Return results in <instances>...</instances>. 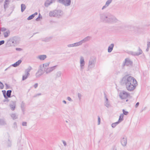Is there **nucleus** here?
Listing matches in <instances>:
<instances>
[{"mask_svg":"<svg viewBox=\"0 0 150 150\" xmlns=\"http://www.w3.org/2000/svg\"><path fill=\"white\" fill-rule=\"evenodd\" d=\"M112 150H117V149L115 148H113Z\"/></svg>","mask_w":150,"mask_h":150,"instance_id":"obj_60","label":"nucleus"},{"mask_svg":"<svg viewBox=\"0 0 150 150\" xmlns=\"http://www.w3.org/2000/svg\"><path fill=\"white\" fill-rule=\"evenodd\" d=\"M63 14V13L61 10H55L50 11L49 13V16L50 17H56L59 18L62 16Z\"/></svg>","mask_w":150,"mask_h":150,"instance_id":"obj_4","label":"nucleus"},{"mask_svg":"<svg viewBox=\"0 0 150 150\" xmlns=\"http://www.w3.org/2000/svg\"><path fill=\"white\" fill-rule=\"evenodd\" d=\"M22 125L23 126H27V122H23L22 123Z\"/></svg>","mask_w":150,"mask_h":150,"instance_id":"obj_49","label":"nucleus"},{"mask_svg":"<svg viewBox=\"0 0 150 150\" xmlns=\"http://www.w3.org/2000/svg\"><path fill=\"white\" fill-rule=\"evenodd\" d=\"M108 6V5H106V4H105V5L104 6H103L102 8V10H104V9L106 8Z\"/></svg>","mask_w":150,"mask_h":150,"instance_id":"obj_46","label":"nucleus"},{"mask_svg":"<svg viewBox=\"0 0 150 150\" xmlns=\"http://www.w3.org/2000/svg\"><path fill=\"white\" fill-rule=\"evenodd\" d=\"M114 46V44L113 43L111 44L108 47V52L109 53L111 52L112 51Z\"/></svg>","mask_w":150,"mask_h":150,"instance_id":"obj_20","label":"nucleus"},{"mask_svg":"<svg viewBox=\"0 0 150 150\" xmlns=\"http://www.w3.org/2000/svg\"><path fill=\"white\" fill-rule=\"evenodd\" d=\"M32 69V67L30 66L27 69H26L25 70V72L26 74H27L28 75H30V74L29 72L30 70Z\"/></svg>","mask_w":150,"mask_h":150,"instance_id":"obj_22","label":"nucleus"},{"mask_svg":"<svg viewBox=\"0 0 150 150\" xmlns=\"http://www.w3.org/2000/svg\"><path fill=\"white\" fill-rule=\"evenodd\" d=\"M121 83L123 85H125L127 90L132 91L136 88L137 82L133 77L131 76H125L122 79Z\"/></svg>","mask_w":150,"mask_h":150,"instance_id":"obj_1","label":"nucleus"},{"mask_svg":"<svg viewBox=\"0 0 150 150\" xmlns=\"http://www.w3.org/2000/svg\"><path fill=\"white\" fill-rule=\"evenodd\" d=\"M55 1V0H47L45 3V6L47 7L50 4L52 3Z\"/></svg>","mask_w":150,"mask_h":150,"instance_id":"obj_16","label":"nucleus"},{"mask_svg":"<svg viewBox=\"0 0 150 150\" xmlns=\"http://www.w3.org/2000/svg\"><path fill=\"white\" fill-rule=\"evenodd\" d=\"M13 127L15 129H16L17 128V123L16 122H14L13 123Z\"/></svg>","mask_w":150,"mask_h":150,"instance_id":"obj_42","label":"nucleus"},{"mask_svg":"<svg viewBox=\"0 0 150 150\" xmlns=\"http://www.w3.org/2000/svg\"><path fill=\"white\" fill-rule=\"evenodd\" d=\"M128 101V99H127V100H126V102H127V101Z\"/></svg>","mask_w":150,"mask_h":150,"instance_id":"obj_63","label":"nucleus"},{"mask_svg":"<svg viewBox=\"0 0 150 150\" xmlns=\"http://www.w3.org/2000/svg\"><path fill=\"white\" fill-rule=\"evenodd\" d=\"M49 63H46L45 64H43L42 65V67L43 68L44 67H48L49 65Z\"/></svg>","mask_w":150,"mask_h":150,"instance_id":"obj_36","label":"nucleus"},{"mask_svg":"<svg viewBox=\"0 0 150 150\" xmlns=\"http://www.w3.org/2000/svg\"><path fill=\"white\" fill-rule=\"evenodd\" d=\"M38 14V13L37 12H35L33 14V15L34 17H35V15H36Z\"/></svg>","mask_w":150,"mask_h":150,"instance_id":"obj_58","label":"nucleus"},{"mask_svg":"<svg viewBox=\"0 0 150 150\" xmlns=\"http://www.w3.org/2000/svg\"><path fill=\"white\" fill-rule=\"evenodd\" d=\"M132 62L129 59L127 58L125 59V62L123 63V66H132Z\"/></svg>","mask_w":150,"mask_h":150,"instance_id":"obj_9","label":"nucleus"},{"mask_svg":"<svg viewBox=\"0 0 150 150\" xmlns=\"http://www.w3.org/2000/svg\"><path fill=\"white\" fill-rule=\"evenodd\" d=\"M138 51V52H131L130 54L134 56H138L142 54V51L139 47V48Z\"/></svg>","mask_w":150,"mask_h":150,"instance_id":"obj_12","label":"nucleus"},{"mask_svg":"<svg viewBox=\"0 0 150 150\" xmlns=\"http://www.w3.org/2000/svg\"><path fill=\"white\" fill-rule=\"evenodd\" d=\"M12 92L11 90H8L6 92V96L8 98L11 97V93Z\"/></svg>","mask_w":150,"mask_h":150,"instance_id":"obj_28","label":"nucleus"},{"mask_svg":"<svg viewBox=\"0 0 150 150\" xmlns=\"http://www.w3.org/2000/svg\"><path fill=\"white\" fill-rule=\"evenodd\" d=\"M37 58L40 60H43L47 58V56L45 55H40L38 56Z\"/></svg>","mask_w":150,"mask_h":150,"instance_id":"obj_19","label":"nucleus"},{"mask_svg":"<svg viewBox=\"0 0 150 150\" xmlns=\"http://www.w3.org/2000/svg\"><path fill=\"white\" fill-rule=\"evenodd\" d=\"M67 99L69 101L71 102L73 101L69 97H68L67 98Z\"/></svg>","mask_w":150,"mask_h":150,"instance_id":"obj_50","label":"nucleus"},{"mask_svg":"<svg viewBox=\"0 0 150 150\" xmlns=\"http://www.w3.org/2000/svg\"><path fill=\"white\" fill-rule=\"evenodd\" d=\"M105 97L106 99V100L105 101H109L108 100V99L107 97L106 96H105Z\"/></svg>","mask_w":150,"mask_h":150,"instance_id":"obj_57","label":"nucleus"},{"mask_svg":"<svg viewBox=\"0 0 150 150\" xmlns=\"http://www.w3.org/2000/svg\"><path fill=\"white\" fill-rule=\"evenodd\" d=\"M62 74V72L61 71L57 72L55 74V79H57L59 78H61L62 79V78L61 77Z\"/></svg>","mask_w":150,"mask_h":150,"instance_id":"obj_17","label":"nucleus"},{"mask_svg":"<svg viewBox=\"0 0 150 150\" xmlns=\"http://www.w3.org/2000/svg\"><path fill=\"white\" fill-rule=\"evenodd\" d=\"M5 41L4 40H2L0 41V46L4 44V43Z\"/></svg>","mask_w":150,"mask_h":150,"instance_id":"obj_48","label":"nucleus"},{"mask_svg":"<svg viewBox=\"0 0 150 150\" xmlns=\"http://www.w3.org/2000/svg\"><path fill=\"white\" fill-rule=\"evenodd\" d=\"M105 105L107 108H109L111 107V105L109 101H105L104 103Z\"/></svg>","mask_w":150,"mask_h":150,"instance_id":"obj_25","label":"nucleus"},{"mask_svg":"<svg viewBox=\"0 0 150 150\" xmlns=\"http://www.w3.org/2000/svg\"><path fill=\"white\" fill-rule=\"evenodd\" d=\"M150 47V42H148L147 44V48L146 50V51L147 52L149 51V48Z\"/></svg>","mask_w":150,"mask_h":150,"instance_id":"obj_33","label":"nucleus"},{"mask_svg":"<svg viewBox=\"0 0 150 150\" xmlns=\"http://www.w3.org/2000/svg\"><path fill=\"white\" fill-rule=\"evenodd\" d=\"M52 38L51 37H47L44 39V41L45 42H48L50 41Z\"/></svg>","mask_w":150,"mask_h":150,"instance_id":"obj_31","label":"nucleus"},{"mask_svg":"<svg viewBox=\"0 0 150 150\" xmlns=\"http://www.w3.org/2000/svg\"><path fill=\"white\" fill-rule=\"evenodd\" d=\"M122 111L123 112V115L124 114L125 115H127L128 113V112L125 111L124 109L122 110Z\"/></svg>","mask_w":150,"mask_h":150,"instance_id":"obj_44","label":"nucleus"},{"mask_svg":"<svg viewBox=\"0 0 150 150\" xmlns=\"http://www.w3.org/2000/svg\"><path fill=\"white\" fill-rule=\"evenodd\" d=\"M112 0H108L106 3L105 4L106 5H108V6H109L110 4L112 2Z\"/></svg>","mask_w":150,"mask_h":150,"instance_id":"obj_34","label":"nucleus"},{"mask_svg":"<svg viewBox=\"0 0 150 150\" xmlns=\"http://www.w3.org/2000/svg\"><path fill=\"white\" fill-rule=\"evenodd\" d=\"M100 118L99 116H98V125H99L100 124Z\"/></svg>","mask_w":150,"mask_h":150,"instance_id":"obj_52","label":"nucleus"},{"mask_svg":"<svg viewBox=\"0 0 150 150\" xmlns=\"http://www.w3.org/2000/svg\"><path fill=\"white\" fill-rule=\"evenodd\" d=\"M38 83H35L34 85V88H36L38 86Z\"/></svg>","mask_w":150,"mask_h":150,"instance_id":"obj_53","label":"nucleus"},{"mask_svg":"<svg viewBox=\"0 0 150 150\" xmlns=\"http://www.w3.org/2000/svg\"><path fill=\"white\" fill-rule=\"evenodd\" d=\"M21 107L22 111L23 112H24L25 111V104L23 101L21 102Z\"/></svg>","mask_w":150,"mask_h":150,"instance_id":"obj_18","label":"nucleus"},{"mask_svg":"<svg viewBox=\"0 0 150 150\" xmlns=\"http://www.w3.org/2000/svg\"><path fill=\"white\" fill-rule=\"evenodd\" d=\"M81 45L79 41L74 43L69 44L67 45V46L68 47H76Z\"/></svg>","mask_w":150,"mask_h":150,"instance_id":"obj_15","label":"nucleus"},{"mask_svg":"<svg viewBox=\"0 0 150 150\" xmlns=\"http://www.w3.org/2000/svg\"><path fill=\"white\" fill-rule=\"evenodd\" d=\"M22 61L21 60H18V61L15 62L14 64H12V66L14 67H16L18 66L21 62Z\"/></svg>","mask_w":150,"mask_h":150,"instance_id":"obj_21","label":"nucleus"},{"mask_svg":"<svg viewBox=\"0 0 150 150\" xmlns=\"http://www.w3.org/2000/svg\"><path fill=\"white\" fill-rule=\"evenodd\" d=\"M16 50L17 51H21L22 50V49L21 48H16Z\"/></svg>","mask_w":150,"mask_h":150,"instance_id":"obj_55","label":"nucleus"},{"mask_svg":"<svg viewBox=\"0 0 150 150\" xmlns=\"http://www.w3.org/2000/svg\"><path fill=\"white\" fill-rule=\"evenodd\" d=\"M4 86L3 84L0 81V89H3L4 88Z\"/></svg>","mask_w":150,"mask_h":150,"instance_id":"obj_43","label":"nucleus"},{"mask_svg":"<svg viewBox=\"0 0 150 150\" xmlns=\"http://www.w3.org/2000/svg\"><path fill=\"white\" fill-rule=\"evenodd\" d=\"M121 142L122 146H125L127 144V137H123L121 140Z\"/></svg>","mask_w":150,"mask_h":150,"instance_id":"obj_13","label":"nucleus"},{"mask_svg":"<svg viewBox=\"0 0 150 150\" xmlns=\"http://www.w3.org/2000/svg\"><path fill=\"white\" fill-rule=\"evenodd\" d=\"M20 38L17 36H15L10 38L8 41L6 45L8 47L15 46L18 44L20 41Z\"/></svg>","mask_w":150,"mask_h":150,"instance_id":"obj_3","label":"nucleus"},{"mask_svg":"<svg viewBox=\"0 0 150 150\" xmlns=\"http://www.w3.org/2000/svg\"><path fill=\"white\" fill-rule=\"evenodd\" d=\"M57 67V66L56 65L50 67H49L47 68L46 70H44V71H45L46 74H48L54 70Z\"/></svg>","mask_w":150,"mask_h":150,"instance_id":"obj_11","label":"nucleus"},{"mask_svg":"<svg viewBox=\"0 0 150 150\" xmlns=\"http://www.w3.org/2000/svg\"><path fill=\"white\" fill-rule=\"evenodd\" d=\"M63 102L64 103V104H66L67 103V102L65 100H63Z\"/></svg>","mask_w":150,"mask_h":150,"instance_id":"obj_59","label":"nucleus"},{"mask_svg":"<svg viewBox=\"0 0 150 150\" xmlns=\"http://www.w3.org/2000/svg\"><path fill=\"white\" fill-rule=\"evenodd\" d=\"M139 103L137 102L136 104V105L135 106V108H137L139 106Z\"/></svg>","mask_w":150,"mask_h":150,"instance_id":"obj_54","label":"nucleus"},{"mask_svg":"<svg viewBox=\"0 0 150 150\" xmlns=\"http://www.w3.org/2000/svg\"><path fill=\"white\" fill-rule=\"evenodd\" d=\"M91 38L90 36H87L83 39L82 40L79 41L80 45H81L83 43H84L89 41Z\"/></svg>","mask_w":150,"mask_h":150,"instance_id":"obj_14","label":"nucleus"},{"mask_svg":"<svg viewBox=\"0 0 150 150\" xmlns=\"http://www.w3.org/2000/svg\"><path fill=\"white\" fill-rule=\"evenodd\" d=\"M29 75H28L27 74H26V73H25V75H23V76L22 80L24 81L25 80L28 78V77Z\"/></svg>","mask_w":150,"mask_h":150,"instance_id":"obj_30","label":"nucleus"},{"mask_svg":"<svg viewBox=\"0 0 150 150\" xmlns=\"http://www.w3.org/2000/svg\"><path fill=\"white\" fill-rule=\"evenodd\" d=\"M0 124L2 125H4L6 124V123L3 120H0Z\"/></svg>","mask_w":150,"mask_h":150,"instance_id":"obj_40","label":"nucleus"},{"mask_svg":"<svg viewBox=\"0 0 150 150\" xmlns=\"http://www.w3.org/2000/svg\"><path fill=\"white\" fill-rule=\"evenodd\" d=\"M119 123H120L118 122V121L116 122L113 123L112 124V128H115L117 126V125Z\"/></svg>","mask_w":150,"mask_h":150,"instance_id":"obj_32","label":"nucleus"},{"mask_svg":"<svg viewBox=\"0 0 150 150\" xmlns=\"http://www.w3.org/2000/svg\"><path fill=\"white\" fill-rule=\"evenodd\" d=\"M100 20L107 23H116L117 20L115 17L110 13H103L99 15Z\"/></svg>","mask_w":150,"mask_h":150,"instance_id":"obj_2","label":"nucleus"},{"mask_svg":"<svg viewBox=\"0 0 150 150\" xmlns=\"http://www.w3.org/2000/svg\"><path fill=\"white\" fill-rule=\"evenodd\" d=\"M3 1V0H0V2H2Z\"/></svg>","mask_w":150,"mask_h":150,"instance_id":"obj_62","label":"nucleus"},{"mask_svg":"<svg viewBox=\"0 0 150 150\" xmlns=\"http://www.w3.org/2000/svg\"><path fill=\"white\" fill-rule=\"evenodd\" d=\"M21 11L23 12L25 9L26 6L24 4H22L21 5Z\"/></svg>","mask_w":150,"mask_h":150,"instance_id":"obj_26","label":"nucleus"},{"mask_svg":"<svg viewBox=\"0 0 150 150\" xmlns=\"http://www.w3.org/2000/svg\"><path fill=\"white\" fill-rule=\"evenodd\" d=\"M15 103H13V104H10V106L11 109L12 110H14L15 108Z\"/></svg>","mask_w":150,"mask_h":150,"instance_id":"obj_27","label":"nucleus"},{"mask_svg":"<svg viewBox=\"0 0 150 150\" xmlns=\"http://www.w3.org/2000/svg\"><path fill=\"white\" fill-rule=\"evenodd\" d=\"M60 3L66 6H68L70 5L71 0H57Z\"/></svg>","mask_w":150,"mask_h":150,"instance_id":"obj_8","label":"nucleus"},{"mask_svg":"<svg viewBox=\"0 0 150 150\" xmlns=\"http://www.w3.org/2000/svg\"><path fill=\"white\" fill-rule=\"evenodd\" d=\"M6 29L5 28H0V31H1L2 32L5 31L6 30Z\"/></svg>","mask_w":150,"mask_h":150,"instance_id":"obj_38","label":"nucleus"},{"mask_svg":"<svg viewBox=\"0 0 150 150\" xmlns=\"http://www.w3.org/2000/svg\"><path fill=\"white\" fill-rule=\"evenodd\" d=\"M10 33V32L9 30L4 32V36L5 38H7L9 35Z\"/></svg>","mask_w":150,"mask_h":150,"instance_id":"obj_23","label":"nucleus"},{"mask_svg":"<svg viewBox=\"0 0 150 150\" xmlns=\"http://www.w3.org/2000/svg\"><path fill=\"white\" fill-rule=\"evenodd\" d=\"M11 140H10L9 139H8V146H11Z\"/></svg>","mask_w":150,"mask_h":150,"instance_id":"obj_39","label":"nucleus"},{"mask_svg":"<svg viewBox=\"0 0 150 150\" xmlns=\"http://www.w3.org/2000/svg\"><path fill=\"white\" fill-rule=\"evenodd\" d=\"M2 92H3V94L4 95V98H7V97L6 95V91L5 90H3L2 91Z\"/></svg>","mask_w":150,"mask_h":150,"instance_id":"obj_41","label":"nucleus"},{"mask_svg":"<svg viewBox=\"0 0 150 150\" xmlns=\"http://www.w3.org/2000/svg\"><path fill=\"white\" fill-rule=\"evenodd\" d=\"M78 97L79 98V100H80L81 98L82 95L81 94L79 93H78Z\"/></svg>","mask_w":150,"mask_h":150,"instance_id":"obj_45","label":"nucleus"},{"mask_svg":"<svg viewBox=\"0 0 150 150\" xmlns=\"http://www.w3.org/2000/svg\"><path fill=\"white\" fill-rule=\"evenodd\" d=\"M43 68L42 67V65H40L39 67L38 71L36 74V76L37 77H39L43 74L44 72L43 70Z\"/></svg>","mask_w":150,"mask_h":150,"instance_id":"obj_6","label":"nucleus"},{"mask_svg":"<svg viewBox=\"0 0 150 150\" xmlns=\"http://www.w3.org/2000/svg\"><path fill=\"white\" fill-rule=\"evenodd\" d=\"M96 62V58L94 57H92L89 59L88 67V70H91L94 68Z\"/></svg>","mask_w":150,"mask_h":150,"instance_id":"obj_5","label":"nucleus"},{"mask_svg":"<svg viewBox=\"0 0 150 150\" xmlns=\"http://www.w3.org/2000/svg\"><path fill=\"white\" fill-rule=\"evenodd\" d=\"M62 142L63 143L64 146H67V143L64 140H62Z\"/></svg>","mask_w":150,"mask_h":150,"instance_id":"obj_51","label":"nucleus"},{"mask_svg":"<svg viewBox=\"0 0 150 150\" xmlns=\"http://www.w3.org/2000/svg\"><path fill=\"white\" fill-rule=\"evenodd\" d=\"M41 95V94L40 93H38V94H36L35 95V96H33V97H35L37 96H40Z\"/></svg>","mask_w":150,"mask_h":150,"instance_id":"obj_56","label":"nucleus"},{"mask_svg":"<svg viewBox=\"0 0 150 150\" xmlns=\"http://www.w3.org/2000/svg\"><path fill=\"white\" fill-rule=\"evenodd\" d=\"M129 95V94L125 91L121 92L119 94V96L121 99H126Z\"/></svg>","mask_w":150,"mask_h":150,"instance_id":"obj_7","label":"nucleus"},{"mask_svg":"<svg viewBox=\"0 0 150 150\" xmlns=\"http://www.w3.org/2000/svg\"><path fill=\"white\" fill-rule=\"evenodd\" d=\"M40 18H41L42 19V17L41 16L40 14L39 13L38 17L35 20L37 21H39Z\"/></svg>","mask_w":150,"mask_h":150,"instance_id":"obj_37","label":"nucleus"},{"mask_svg":"<svg viewBox=\"0 0 150 150\" xmlns=\"http://www.w3.org/2000/svg\"><path fill=\"white\" fill-rule=\"evenodd\" d=\"M66 122H67V121H66Z\"/></svg>","mask_w":150,"mask_h":150,"instance_id":"obj_64","label":"nucleus"},{"mask_svg":"<svg viewBox=\"0 0 150 150\" xmlns=\"http://www.w3.org/2000/svg\"><path fill=\"white\" fill-rule=\"evenodd\" d=\"M11 116L13 120H15L17 118V116L15 113H12L11 115Z\"/></svg>","mask_w":150,"mask_h":150,"instance_id":"obj_29","label":"nucleus"},{"mask_svg":"<svg viewBox=\"0 0 150 150\" xmlns=\"http://www.w3.org/2000/svg\"><path fill=\"white\" fill-rule=\"evenodd\" d=\"M34 16L33 14H32V15L29 16L28 18H27V20H30L32 19H33L34 18Z\"/></svg>","mask_w":150,"mask_h":150,"instance_id":"obj_35","label":"nucleus"},{"mask_svg":"<svg viewBox=\"0 0 150 150\" xmlns=\"http://www.w3.org/2000/svg\"><path fill=\"white\" fill-rule=\"evenodd\" d=\"M8 1V0H5V4H4V8L5 9L6 8V6L7 5V2Z\"/></svg>","mask_w":150,"mask_h":150,"instance_id":"obj_47","label":"nucleus"},{"mask_svg":"<svg viewBox=\"0 0 150 150\" xmlns=\"http://www.w3.org/2000/svg\"><path fill=\"white\" fill-rule=\"evenodd\" d=\"M123 117L124 115L123 114H120L119 118V119L118 120V122L119 123L120 122H121L123 120Z\"/></svg>","mask_w":150,"mask_h":150,"instance_id":"obj_24","label":"nucleus"},{"mask_svg":"<svg viewBox=\"0 0 150 150\" xmlns=\"http://www.w3.org/2000/svg\"><path fill=\"white\" fill-rule=\"evenodd\" d=\"M85 65V62L84 59L83 57H81L80 59V70L82 71L83 69L84 68V66Z\"/></svg>","mask_w":150,"mask_h":150,"instance_id":"obj_10","label":"nucleus"},{"mask_svg":"<svg viewBox=\"0 0 150 150\" xmlns=\"http://www.w3.org/2000/svg\"><path fill=\"white\" fill-rule=\"evenodd\" d=\"M9 68H10V67H8V68H7L6 69H5V71H6V70H7V69H8Z\"/></svg>","mask_w":150,"mask_h":150,"instance_id":"obj_61","label":"nucleus"}]
</instances>
